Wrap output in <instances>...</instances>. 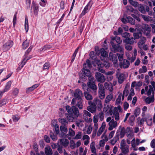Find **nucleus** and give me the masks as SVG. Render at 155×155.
<instances>
[{"mask_svg":"<svg viewBox=\"0 0 155 155\" xmlns=\"http://www.w3.org/2000/svg\"><path fill=\"white\" fill-rule=\"evenodd\" d=\"M66 109L68 113L67 116V119L69 122L73 121L79 115L78 109L75 106H73L71 107L70 106L67 105L66 106Z\"/></svg>","mask_w":155,"mask_h":155,"instance_id":"f257e3e1","label":"nucleus"},{"mask_svg":"<svg viewBox=\"0 0 155 155\" xmlns=\"http://www.w3.org/2000/svg\"><path fill=\"white\" fill-rule=\"evenodd\" d=\"M92 67L91 64L89 59L86 60V63L84 64L83 68L82 69V71L83 73H79L80 78V79H85L84 78L85 76L89 77L91 76V73L89 70Z\"/></svg>","mask_w":155,"mask_h":155,"instance_id":"f03ea898","label":"nucleus"},{"mask_svg":"<svg viewBox=\"0 0 155 155\" xmlns=\"http://www.w3.org/2000/svg\"><path fill=\"white\" fill-rule=\"evenodd\" d=\"M106 122H108V130H111L113 129L116 128L118 126L117 122L111 117H109L106 119Z\"/></svg>","mask_w":155,"mask_h":155,"instance_id":"7ed1b4c3","label":"nucleus"},{"mask_svg":"<svg viewBox=\"0 0 155 155\" xmlns=\"http://www.w3.org/2000/svg\"><path fill=\"white\" fill-rule=\"evenodd\" d=\"M154 90L153 87L151 85H149L148 86H146L144 89H142L141 93L142 94L145 93L148 96H150L151 94L154 95Z\"/></svg>","mask_w":155,"mask_h":155,"instance_id":"20e7f679","label":"nucleus"},{"mask_svg":"<svg viewBox=\"0 0 155 155\" xmlns=\"http://www.w3.org/2000/svg\"><path fill=\"white\" fill-rule=\"evenodd\" d=\"M122 108L119 105L117 107H115L114 109L113 113H112V117L115 120L118 121L120 119L119 112H122Z\"/></svg>","mask_w":155,"mask_h":155,"instance_id":"39448f33","label":"nucleus"},{"mask_svg":"<svg viewBox=\"0 0 155 155\" xmlns=\"http://www.w3.org/2000/svg\"><path fill=\"white\" fill-rule=\"evenodd\" d=\"M116 76L118 79V83L121 84L126 79V77L124 74L121 73L118 70L116 72Z\"/></svg>","mask_w":155,"mask_h":155,"instance_id":"423d86ee","label":"nucleus"},{"mask_svg":"<svg viewBox=\"0 0 155 155\" xmlns=\"http://www.w3.org/2000/svg\"><path fill=\"white\" fill-rule=\"evenodd\" d=\"M111 43L112 47V50L115 53L117 52H120L121 53L124 51L123 48L119 45H115L112 41L111 42Z\"/></svg>","mask_w":155,"mask_h":155,"instance_id":"0eeeda50","label":"nucleus"},{"mask_svg":"<svg viewBox=\"0 0 155 155\" xmlns=\"http://www.w3.org/2000/svg\"><path fill=\"white\" fill-rule=\"evenodd\" d=\"M95 77L98 82L101 83L104 82L106 80V78L104 75L102 74L99 72L96 73Z\"/></svg>","mask_w":155,"mask_h":155,"instance_id":"6e6552de","label":"nucleus"},{"mask_svg":"<svg viewBox=\"0 0 155 155\" xmlns=\"http://www.w3.org/2000/svg\"><path fill=\"white\" fill-rule=\"evenodd\" d=\"M13 44L12 41H9L4 44L2 46V49L4 51H6L12 47Z\"/></svg>","mask_w":155,"mask_h":155,"instance_id":"1a4fd4ad","label":"nucleus"},{"mask_svg":"<svg viewBox=\"0 0 155 155\" xmlns=\"http://www.w3.org/2000/svg\"><path fill=\"white\" fill-rule=\"evenodd\" d=\"M88 104L90 105L87 107V110L91 113H93L96 111V107L95 104L92 101H89Z\"/></svg>","mask_w":155,"mask_h":155,"instance_id":"9d476101","label":"nucleus"},{"mask_svg":"<svg viewBox=\"0 0 155 155\" xmlns=\"http://www.w3.org/2000/svg\"><path fill=\"white\" fill-rule=\"evenodd\" d=\"M113 107L111 105L109 104H104V107L103 110L104 112H107L111 115L112 114Z\"/></svg>","mask_w":155,"mask_h":155,"instance_id":"9b49d317","label":"nucleus"},{"mask_svg":"<svg viewBox=\"0 0 155 155\" xmlns=\"http://www.w3.org/2000/svg\"><path fill=\"white\" fill-rule=\"evenodd\" d=\"M74 95L75 98H77V100H81V98L83 96L82 92L79 89L76 90Z\"/></svg>","mask_w":155,"mask_h":155,"instance_id":"f8f14e48","label":"nucleus"},{"mask_svg":"<svg viewBox=\"0 0 155 155\" xmlns=\"http://www.w3.org/2000/svg\"><path fill=\"white\" fill-rule=\"evenodd\" d=\"M109 58L111 60L114 64H116L117 62V55L116 54H113L112 53L110 52L109 54Z\"/></svg>","mask_w":155,"mask_h":155,"instance_id":"ddd939ff","label":"nucleus"},{"mask_svg":"<svg viewBox=\"0 0 155 155\" xmlns=\"http://www.w3.org/2000/svg\"><path fill=\"white\" fill-rule=\"evenodd\" d=\"M93 101V103L95 104L96 106H97L98 109L101 110L103 107L101 101L97 98H96L94 99Z\"/></svg>","mask_w":155,"mask_h":155,"instance_id":"4468645a","label":"nucleus"},{"mask_svg":"<svg viewBox=\"0 0 155 155\" xmlns=\"http://www.w3.org/2000/svg\"><path fill=\"white\" fill-rule=\"evenodd\" d=\"M120 67L121 68H128L130 65L129 61L127 60H124L122 62L120 63Z\"/></svg>","mask_w":155,"mask_h":155,"instance_id":"2eb2a0df","label":"nucleus"},{"mask_svg":"<svg viewBox=\"0 0 155 155\" xmlns=\"http://www.w3.org/2000/svg\"><path fill=\"white\" fill-rule=\"evenodd\" d=\"M130 128L129 127H127L126 130H125V128L124 127L121 128L120 133H119V138H121L124 137L125 134V133L128 132V131L130 130Z\"/></svg>","mask_w":155,"mask_h":155,"instance_id":"dca6fc26","label":"nucleus"},{"mask_svg":"<svg viewBox=\"0 0 155 155\" xmlns=\"http://www.w3.org/2000/svg\"><path fill=\"white\" fill-rule=\"evenodd\" d=\"M154 100V95H151V96H148L146 97L144 100L146 104H149L153 103Z\"/></svg>","mask_w":155,"mask_h":155,"instance_id":"f3484780","label":"nucleus"},{"mask_svg":"<svg viewBox=\"0 0 155 155\" xmlns=\"http://www.w3.org/2000/svg\"><path fill=\"white\" fill-rule=\"evenodd\" d=\"M92 5V4L90 2H89L87 5L85 7L84 10L82 12L81 15L82 16L84 15L86 13H87L89 9L90 8Z\"/></svg>","mask_w":155,"mask_h":155,"instance_id":"a211bd4d","label":"nucleus"},{"mask_svg":"<svg viewBox=\"0 0 155 155\" xmlns=\"http://www.w3.org/2000/svg\"><path fill=\"white\" fill-rule=\"evenodd\" d=\"M60 130L62 134L61 136L62 137H64L67 136L66 134L67 132V126H61Z\"/></svg>","mask_w":155,"mask_h":155,"instance_id":"6ab92c4d","label":"nucleus"},{"mask_svg":"<svg viewBox=\"0 0 155 155\" xmlns=\"http://www.w3.org/2000/svg\"><path fill=\"white\" fill-rule=\"evenodd\" d=\"M104 87L106 89L112 92L113 90V87L111 83L105 82L104 83Z\"/></svg>","mask_w":155,"mask_h":155,"instance_id":"aec40b11","label":"nucleus"},{"mask_svg":"<svg viewBox=\"0 0 155 155\" xmlns=\"http://www.w3.org/2000/svg\"><path fill=\"white\" fill-rule=\"evenodd\" d=\"M105 127V122H103L97 133V136H100L102 134L103 131L104 130Z\"/></svg>","mask_w":155,"mask_h":155,"instance_id":"412c9836","label":"nucleus"},{"mask_svg":"<svg viewBox=\"0 0 155 155\" xmlns=\"http://www.w3.org/2000/svg\"><path fill=\"white\" fill-rule=\"evenodd\" d=\"M32 6L33 7L35 15L36 16L37 15L39 11L38 5L35 4L34 2H33L32 3Z\"/></svg>","mask_w":155,"mask_h":155,"instance_id":"4be33fe9","label":"nucleus"},{"mask_svg":"<svg viewBox=\"0 0 155 155\" xmlns=\"http://www.w3.org/2000/svg\"><path fill=\"white\" fill-rule=\"evenodd\" d=\"M120 148L121 152L124 155L127 154L129 152V147L128 145L120 147Z\"/></svg>","mask_w":155,"mask_h":155,"instance_id":"5701e85b","label":"nucleus"},{"mask_svg":"<svg viewBox=\"0 0 155 155\" xmlns=\"http://www.w3.org/2000/svg\"><path fill=\"white\" fill-rule=\"evenodd\" d=\"M146 40V38L143 37L141 38L138 43V46L139 48L141 49L142 48L143 45L145 43V41Z\"/></svg>","mask_w":155,"mask_h":155,"instance_id":"b1692460","label":"nucleus"},{"mask_svg":"<svg viewBox=\"0 0 155 155\" xmlns=\"http://www.w3.org/2000/svg\"><path fill=\"white\" fill-rule=\"evenodd\" d=\"M119 139V134L117 132L115 136L113 139L110 140V143L112 145H114Z\"/></svg>","mask_w":155,"mask_h":155,"instance_id":"393cba45","label":"nucleus"},{"mask_svg":"<svg viewBox=\"0 0 155 155\" xmlns=\"http://www.w3.org/2000/svg\"><path fill=\"white\" fill-rule=\"evenodd\" d=\"M61 143L64 147L68 146L69 144L68 140L65 139H60Z\"/></svg>","mask_w":155,"mask_h":155,"instance_id":"a878e982","label":"nucleus"},{"mask_svg":"<svg viewBox=\"0 0 155 155\" xmlns=\"http://www.w3.org/2000/svg\"><path fill=\"white\" fill-rule=\"evenodd\" d=\"M87 84L89 87L94 90H97V87L95 84L94 82L91 83L90 82H88L87 83Z\"/></svg>","mask_w":155,"mask_h":155,"instance_id":"bb28decb","label":"nucleus"},{"mask_svg":"<svg viewBox=\"0 0 155 155\" xmlns=\"http://www.w3.org/2000/svg\"><path fill=\"white\" fill-rule=\"evenodd\" d=\"M134 39L133 37L130 38L129 37V38H126L124 41L127 44L131 45L134 43Z\"/></svg>","mask_w":155,"mask_h":155,"instance_id":"cd10ccee","label":"nucleus"},{"mask_svg":"<svg viewBox=\"0 0 155 155\" xmlns=\"http://www.w3.org/2000/svg\"><path fill=\"white\" fill-rule=\"evenodd\" d=\"M39 86V84H36L34 85L32 87H28L26 89V93H29V92L33 91L34 89L36 88Z\"/></svg>","mask_w":155,"mask_h":155,"instance_id":"c85d7f7f","label":"nucleus"},{"mask_svg":"<svg viewBox=\"0 0 155 155\" xmlns=\"http://www.w3.org/2000/svg\"><path fill=\"white\" fill-rule=\"evenodd\" d=\"M58 121L61 124L62 126H66L68 124V121L65 118H59L58 119Z\"/></svg>","mask_w":155,"mask_h":155,"instance_id":"c756f323","label":"nucleus"},{"mask_svg":"<svg viewBox=\"0 0 155 155\" xmlns=\"http://www.w3.org/2000/svg\"><path fill=\"white\" fill-rule=\"evenodd\" d=\"M85 98L87 100L91 101L93 99L92 96L88 92L85 91L84 92Z\"/></svg>","mask_w":155,"mask_h":155,"instance_id":"7c9ffc66","label":"nucleus"},{"mask_svg":"<svg viewBox=\"0 0 155 155\" xmlns=\"http://www.w3.org/2000/svg\"><path fill=\"white\" fill-rule=\"evenodd\" d=\"M113 97V95L110 94L107 96L106 97L105 100V104H109V102L111 100Z\"/></svg>","mask_w":155,"mask_h":155,"instance_id":"2f4dec72","label":"nucleus"},{"mask_svg":"<svg viewBox=\"0 0 155 155\" xmlns=\"http://www.w3.org/2000/svg\"><path fill=\"white\" fill-rule=\"evenodd\" d=\"M84 114L83 115V118L86 121H87L88 120L87 119V116H88L89 117H90L91 116V114L88 112V111L86 110H84L83 111Z\"/></svg>","mask_w":155,"mask_h":155,"instance_id":"473e14b6","label":"nucleus"},{"mask_svg":"<svg viewBox=\"0 0 155 155\" xmlns=\"http://www.w3.org/2000/svg\"><path fill=\"white\" fill-rule=\"evenodd\" d=\"M95 143L94 142H92L90 144V148L91 152L94 153H96V150L95 147Z\"/></svg>","mask_w":155,"mask_h":155,"instance_id":"72a5a7b5","label":"nucleus"},{"mask_svg":"<svg viewBox=\"0 0 155 155\" xmlns=\"http://www.w3.org/2000/svg\"><path fill=\"white\" fill-rule=\"evenodd\" d=\"M93 64L95 66L97 65L101 67H103V64L101 63V61L99 60L95 59L93 63Z\"/></svg>","mask_w":155,"mask_h":155,"instance_id":"f704fd0d","label":"nucleus"},{"mask_svg":"<svg viewBox=\"0 0 155 155\" xmlns=\"http://www.w3.org/2000/svg\"><path fill=\"white\" fill-rule=\"evenodd\" d=\"M45 152L46 155H51L52 154V150L49 147L45 148Z\"/></svg>","mask_w":155,"mask_h":155,"instance_id":"c9c22d12","label":"nucleus"},{"mask_svg":"<svg viewBox=\"0 0 155 155\" xmlns=\"http://www.w3.org/2000/svg\"><path fill=\"white\" fill-rule=\"evenodd\" d=\"M11 82L10 81H8L6 83L5 88L3 91V92H7L9 90L11 87Z\"/></svg>","mask_w":155,"mask_h":155,"instance_id":"e433bc0d","label":"nucleus"},{"mask_svg":"<svg viewBox=\"0 0 155 155\" xmlns=\"http://www.w3.org/2000/svg\"><path fill=\"white\" fill-rule=\"evenodd\" d=\"M146 4L150 7H152L153 6H155V0H147Z\"/></svg>","mask_w":155,"mask_h":155,"instance_id":"4c0bfd02","label":"nucleus"},{"mask_svg":"<svg viewBox=\"0 0 155 155\" xmlns=\"http://www.w3.org/2000/svg\"><path fill=\"white\" fill-rule=\"evenodd\" d=\"M142 33L140 31L137 32H135L133 34L134 39H138L142 36Z\"/></svg>","mask_w":155,"mask_h":155,"instance_id":"58836bf2","label":"nucleus"},{"mask_svg":"<svg viewBox=\"0 0 155 155\" xmlns=\"http://www.w3.org/2000/svg\"><path fill=\"white\" fill-rule=\"evenodd\" d=\"M112 40H115L117 43L118 44H120L122 43V40L119 37L116 36L112 38Z\"/></svg>","mask_w":155,"mask_h":155,"instance_id":"ea45409f","label":"nucleus"},{"mask_svg":"<svg viewBox=\"0 0 155 155\" xmlns=\"http://www.w3.org/2000/svg\"><path fill=\"white\" fill-rule=\"evenodd\" d=\"M79 47H78L76 48V49L75 50L74 53H73V54L72 56L71 62L72 63L74 61L75 59V57L76 56V54L78 51V49H79Z\"/></svg>","mask_w":155,"mask_h":155,"instance_id":"a19ab883","label":"nucleus"},{"mask_svg":"<svg viewBox=\"0 0 155 155\" xmlns=\"http://www.w3.org/2000/svg\"><path fill=\"white\" fill-rule=\"evenodd\" d=\"M120 54L117 53V55L118 57L119 61L120 62L122 61L123 60V55L124 54V52L123 51L120 53Z\"/></svg>","mask_w":155,"mask_h":155,"instance_id":"79ce46f5","label":"nucleus"},{"mask_svg":"<svg viewBox=\"0 0 155 155\" xmlns=\"http://www.w3.org/2000/svg\"><path fill=\"white\" fill-rule=\"evenodd\" d=\"M29 45V41L27 40L25 41L22 44L23 48L24 49H26Z\"/></svg>","mask_w":155,"mask_h":155,"instance_id":"37998d69","label":"nucleus"},{"mask_svg":"<svg viewBox=\"0 0 155 155\" xmlns=\"http://www.w3.org/2000/svg\"><path fill=\"white\" fill-rule=\"evenodd\" d=\"M28 18L26 17L25 20V28L26 32H28Z\"/></svg>","mask_w":155,"mask_h":155,"instance_id":"c03bdc74","label":"nucleus"},{"mask_svg":"<svg viewBox=\"0 0 155 155\" xmlns=\"http://www.w3.org/2000/svg\"><path fill=\"white\" fill-rule=\"evenodd\" d=\"M147 71V68L146 66H143L142 68H140L139 70V73L140 74L144 73Z\"/></svg>","mask_w":155,"mask_h":155,"instance_id":"a18cd8bd","label":"nucleus"},{"mask_svg":"<svg viewBox=\"0 0 155 155\" xmlns=\"http://www.w3.org/2000/svg\"><path fill=\"white\" fill-rule=\"evenodd\" d=\"M127 19L129 23L133 25L135 24V21L133 18L129 16L127 17Z\"/></svg>","mask_w":155,"mask_h":155,"instance_id":"49530a36","label":"nucleus"},{"mask_svg":"<svg viewBox=\"0 0 155 155\" xmlns=\"http://www.w3.org/2000/svg\"><path fill=\"white\" fill-rule=\"evenodd\" d=\"M99 95L101 99H103L105 96V91H99Z\"/></svg>","mask_w":155,"mask_h":155,"instance_id":"de8ad7c7","label":"nucleus"},{"mask_svg":"<svg viewBox=\"0 0 155 155\" xmlns=\"http://www.w3.org/2000/svg\"><path fill=\"white\" fill-rule=\"evenodd\" d=\"M141 16L143 19L146 21H150L151 20V17L148 16L142 15Z\"/></svg>","mask_w":155,"mask_h":155,"instance_id":"09e8293b","label":"nucleus"},{"mask_svg":"<svg viewBox=\"0 0 155 155\" xmlns=\"http://www.w3.org/2000/svg\"><path fill=\"white\" fill-rule=\"evenodd\" d=\"M100 52L101 56L103 57H106L107 55L106 51L103 48L101 49Z\"/></svg>","mask_w":155,"mask_h":155,"instance_id":"8fccbe9b","label":"nucleus"},{"mask_svg":"<svg viewBox=\"0 0 155 155\" xmlns=\"http://www.w3.org/2000/svg\"><path fill=\"white\" fill-rule=\"evenodd\" d=\"M50 136L51 139L54 141H56L58 139L57 135H54L51 131H50Z\"/></svg>","mask_w":155,"mask_h":155,"instance_id":"3c124183","label":"nucleus"},{"mask_svg":"<svg viewBox=\"0 0 155 155\" xmlns=\"http://www.w3.org/2000/svg\"><path fill=\"white\" fill-rule=\"evenodd\" d=\"M140 109L139 108L137 107L134 110V114L136 117H137L140 113Z\"/></svg>","mask_w":155,"mask_h":155,"instance_id":"603ef678","label":"nucleus"},{"mask_svg":"<svg viewBox=\"0 0 155 155\" xmlns=\"http://www.w3.org/2000/svg\"><path fill=\"white\" fill-rule=\"evenodd\" d=\"M31 58H28L26 59V58H25L21 62V64L19 65V68H21L24 66L25 64L26 61L27 60H28L30 59Z\"/></svg>","mask_w":155,"mask_h":155,"instance_id":"864d4df0","label":"nucleus"},{"mask_svg":"<svg viewBox=\"0 0 155 155\" xmlns=\"http://www.w3.org/2000/svg\"><path fill=\"white\" fill-rule=\"evenodd\" d=\"M150 32V28L149 27H148L147 30H146L144 32L145 34L148 38H150L151 37Z\"/></svg>","mask_w":155,"mask_h":155,"instance_id":"5fc2aeb1","label":"nucleus"},{"mask_svg":"<svg viewBox=\"0 0 155 155\" xmlns=\"http://www.w3.org/2000/svg\"><path fill=\"white\" fill-rule=\"evenodd\" d=\"M128 94V90L126 89H125V90L123 91V94L122 95V100L123 101L124 99V96H127Z\"/></svg>","mask_w":155,"mask_h":155,"instance_id":"6e6d98bb","label":"nucleus"},{"mask_svg":"<svg viewBox=\"0 0 155 155\" xmlns=\"http://www.w3.org/2000/svg\"><path fill=\"white\" fill-rule=\"evenodd\" d=\"M70 145L71 149H74L76 147V144L74 141L73 140H71L70 142Z\"/></svg>","mask_w":155,"mask_h":155,"instance_id":"4d7b16f0","label":"nucleus"},{"mask_svg":"<svg viewBox=\"0 0 155 155\" xmlns=\"http://www.w3.org/2000/svg\"><path fill=\"white\" fill-rule=\"evenodd\" d=\"M7 102V100L6 99H4L0 101V107L5 105Z\"/></svg>","mask_w":155,"mask_h":155,"instance_id":"13d9d810","label":"nucleus"},{"mask_svg":"<svg viewBox=\"0 0 155 155\" xmlns=\"http://www.w3.org/2000/svg\"><path fill=\"white\" fill-rule=\"evenodd\" d=\"M50 67V64L49 63H45L43 66V69L44 70L46 69H48Z\"/></svg>","mask_w":155,"mask_h":155,"instance_id":"bf43d9fd","label":"nucleus"},{"mask_svg":"<svg viewBox=\"0 0 155 155\" xmlns=\"http://www.w3.org/2000/svg\"><path fill=\"white\" fill-rule=\"evenodd\" d=\"M81 100H81H79L80 101L77 102L76 105L79 109H82L83 108V105L81 101Z\"/></svg>","mask_w":155,"mask_h":155,"instance_id":"052dcab7","label":"nucleus"},{"mask_svg":"<svg viewBox=\"0 0 155 155\" xmlns=\"http://www.w3.org/2000/svg\"><path fill=\"white\" fill-rule=\"evenodd\" d=\"M122 97V95L121 94H120L118 96V98L116 100V102L117 104H120L121 102V98Z\"/></svg>","mask_w":155,"mask_h":155,"instance_id":"680f3d73","label":"nucleus"},{"mask_svg":"<svg viewBox=\"0 0 155 155\" xmlns=\"http://www.w3.org/2000/svg\"><path fill=\"white\" fill-rule=\"evenodd\" d=\"M138 10L143 14H145L146 13L144 8L142 5H140L139 7Z\"/></svg>","mask_w":155,"mask_h":155,"instance_id":"e2e57ef3","label":"nucleus"},{"mask_svg":"<svg viewBox=\"0 0 155 155\" xmlns=\"http://www.w3.org/2000/svg\"><path fill=\"white\" fill-rule=\"evenodd\" d=\"M129 3L134 7H137L138 5V3L137 2L134 1L133 0H129Z\"/></svg>","mask_w":155,"mask_h":155,"instance_id":"0e129e2a","label":"nucleus"},{"mask_svg":"<svg viewBox=\"0 0 155 155\" xmlns=\"http://www.w3.org/2000/svg\"><path fill=\"white\" fill-rule=\"evenodd\" d=\"M55 132L57 134H58L59 132V128L58 125L57 124H55L54 126Z\"/></svg>","mask_w":155,"mask_h":155,"instance_id":"69168bd1","label":"nucleus"},{"mask_svg":"<svg viewBox=\"0 0 155 155\" xmlns=\"http://www.w3.org/2000/svg\"><path fill=\"white\" fill-rule=\"evenodd\" d=\"M51 48V46L50 45H46L43 47L42 48L41 51H45Z\"/></svg>","mask_w":155,"mask_h":155,"instance_id":"338daca9","label":"nucleus"},{"mask_svg":"<svg viewBox=\"0 0 155 155\" xmlns=\"http://www.w3.org/2000/svg\"><path fill=\"white\" fill-rule=\"evenodd\" d=\"M135 120V117L134 115L131 116L129 119V122L130 124H133Z\"/></svg>","mask_w":155,"mask_h":155,"instance_id":"774afa93","label":"nucleus"}]
</instances>
